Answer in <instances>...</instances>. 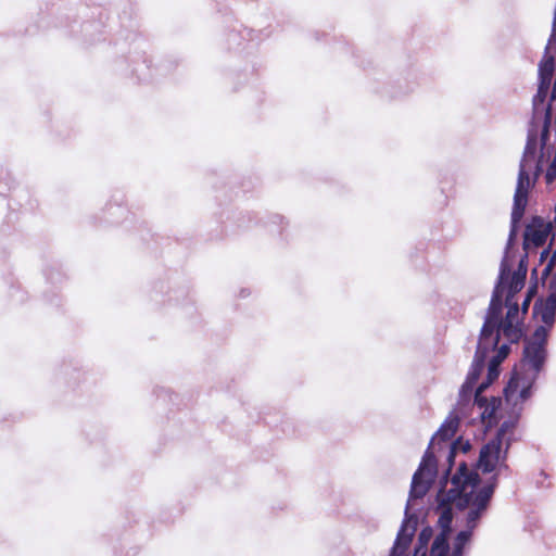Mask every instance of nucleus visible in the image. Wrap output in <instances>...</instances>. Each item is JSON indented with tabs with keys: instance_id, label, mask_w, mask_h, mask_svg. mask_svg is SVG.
Returning a JSON list of instances; mask_svg holds the SVG:
<instances>
[{
	"instance_id": "obj_1",
	"label": "nucleus",
	"mask_w": 556,
	"mask_h": 556,
	"mask_svg": "<svg viewBox=\"0 0 556 556\" xmlns=\"http://www.w3.org/2000/svg\"><path fill=\"white\" fill-rule=\"evenodd\" d=\"M547 339V328L539 326L534 330L532 337L526 340L521 366L529 372V377L521 375L516 369L513 371L508 384L505 388V395L507 400L513 399L516 393H519V397L522 402L529 399L532 384L546 361Z\"/></svg>"
},
{
	"instance_id": "obj_2",
	"label": "nucleus",
	"mask_w": 556,
	"mask_h": 556,
	"mask_svg": "<svg viewBox=\"0 0 556 556\" xmlns=\"http://www.w3.org/2000/svg\"><path fill=\"white\" fill-rule=\"evenodd\" d=\"M479 475L469 470L466 463H460L456 473L452 477V488L448 491V501H459V506H467L485 510L494 492V485L481 488L475 495L472 489L479 483Z\"/></svg>"
},
{
	"instance_id": "obj_3",
	"label": "nucleus",
	"mask_w": 556,
	"mask_h": 556,
	"mask_svg": "<svg viewBox=\"0 0 556 556\" xmlns=\"http://www.w3.org/2000/svg\"><path fill=\"white\" fill-rule=\"evenodd\" d=\"M514 426L507 421L503 422L496 434L480 451L479 466L483 472L490 473L498 465H504L507 458V452L510 446V439H506L507 432L511 431Z\"/></svg>"
},
{
	"instance_id": "obj_4",
	"label": "nucleus",
	"mask_w": 556,
	"mask_h": 556,
	"mask_svg": "<svg viewBox=\"0 0 556 556\" xmlns=\"http://www.w3.org/2000/svg\"><path fill=\"white\" fill-rule=\"evenodd\" d=\"M431 443L424 454L419 468L414 473L410 485V497L420 498L428 492L429 485L437 473V458L431 451Z\"/></svg>"
},
{
	"instance_id": "obj_5",
	"label": "nucleus",
	"mask_w": 556,
	"mask_h": 556,
	"mask_svg": "<svg viewBox=\"0 0 556 556\" xmlns=\"http://www.w3.org/2000/svg\"><path fill=\"white\" fill-rule=\"evenodd\" d=\"M529 172L526 167L525 160L520 163L517 186L514 194V205L511 211V231L510 236L515 235L518 224L525 215L528 204L529 190L533 186Z\"/></svg>"
},
{
	"instance_id": "obj_6",
	"label": "nucleus",
	"mask_w": 556,
	"mask_h": 556,
	"mask_svg": "<svg viewBox=\"0 0 556 556\" xmlns=\"http://www.w3.org/2000/svg\"><path fill=\"white\" fill-rule=\"evenodd\" d=\"M552 223L545 222L541 216L532 217L526 226L523 235V249L528 250L530 245L539 248L544 245L548 235L552 232Z\"/></svg>"
},
{
	"instance_id": "obj_7",
	"label": "nucleus",
	"mask_w": 556,
	"mask_h": 556,
	"mask_svg": "<svg viewBox=\"0 0 556 556\" xmlns=\"http://www.w3.org/2000/svg\"><path fill=\"white\" fill-rule=\"evenodd\" d=\"M552 50L556 51V41L554 42L553 39H549L548 45L545 49V54L543 60L540 63L539 72L541 77V85L538 91V94L534 98V101L536 99H540V101H543L546 94L547 86L551 83L554 68H555V55L549 54Z\"/></svg>"
},
{
	"instance_id": "obj_8",
	"label": "nucleus",
	"mask_w": 556,
	"mask_h": 556,
	"mask_svg": "<svg viewBox=\"0 0 556 556\" xmlns=\"http://www.w3.org/2000/svg\"><path fill=\"white\" fill-rule=\"evenodd\" d=\"M504 286L500 281L494 288L492 299L489 305L488 314L483 324V332H490L491 328L500 330V323L502 315V299L504 294Z\"/></svg>"
},
{
	"instance_id": "obj_9",
	"label": "nucleus",
	"mask_w": 556,
	"mask_h": 556,
	"mask_svg": "<svg viewBox=\"0 0 556 556\" xmlns=\"http://www.w3.org/2000/svg\"><path fill=\"white\" fill-rule=\"evenodd\" d=\"M533 315L539 316L544 327L549 330L556 318V298L554 295H547L545 300L539 299L533 305Z\"/></svg>"
},
{
	"instance_id": "obj_10",
	"label": "nucleus",
	"mask_w": 556,
	"mask_h": 556,
	"mask_svg": "<svg viewBox=\"0 0 556 556\" xmlns=\"http://www.w3.org/2000/svg\"><path fill=\"white\" fill-rule=\"evenodd\" d=\"M415 525H409V519H404L397 533L391 556H404L415 534Z\"/></svg>"
},
{
	"instance_id": "obj_11",
	"label": "nucleus",
	"mask_w": 556,
	"mask_h": 556,
	"mask_svg": "<svg viewBox=\"0 0 556 556\" xmlns=\"http://www.w3.org/2000/svg\"><path fill=\"white\" fill-rule=\"evenodd\" d=\"M500 342V330L491 328L490 332H483V328L480 332V338L478 341L477 350H482L483 357H488L489 353L493 350H495Z\"/></svg>"
},
{
	"instance_id": "obj_12",
	"label": "nucleus",
	"mask_w": 556,
	"mask_h": 556,
	"mask_svg": "<svg viewBox=\"0 0 556 556\" xmlns=\"http://www.w3.org/2000/svg\"><path fill=\"white\" fill-rule=\"evenodd\" d=\"M459 427V418L457 416H451L444 420V422L441 425L437 433L431 440V443L434 440H439L442 442H448L453 439V437L456 434Z\"/></svg>"
},
{
	"instance_id": "obj_13",
	"label": "nucleus",
	"mask_w": 556,
	"mask_h": 556,
	"mask_svg": "<svg viewBox=\"0 0 556 556\" xmlns=\"http://www.w3.org/2000/svg\"><path fill=\"white\" fill-rule=\"evenodd\" d=\"M446 497H448V493L446 494ZM451 503L452 502L446 498V502L443 500L438 507V510L440 511L438 519V525L441 529L440 533H445L447 535L452 532L453 509Z\"/></svg>"
},
{
	"instance_id": "obj_14",
	"label": "nucleus",
	"mask_w": 556,
	"mask_h": 556,
	"mask_svg": "<svg viewBox=\"0 0 556 556\" xmlns=\"http://www.w3.org/2000/svg\"><path fill=\"white\" fill-rule=\"evenodd\" d=\"M527 268L523 270H516L510 278V282L507 290V302L510 303L515 299V295L523 288L526 281Z\"/></svg>"
},
{
	"instance_id": "obj_15",
	"label": "nucleus",
	"mask_w": 556,
	"mask_h": 556,
	"mask_svg": "<svg viewBox=\"0 0 556 556\" xmlns=\"http://www.w3.org/2000/svg\"><path fill=\"white\" fill-rule=\"evenodd\" d=\"M485 357H483V352L482 350L480 351H476V354H475V357H473V361H472V364H471V368L468 372V377H467V380L468 382L470 383H476L484 368V364H485Z\"/></svg>"
},
{
	"instance_id": "obj_16",
	"label": "nucleus",
	"mask_w": 556,
	"mask_h": 556,
	"mask_svg": "<svg viewBox=\"0 0 556 556\" xmlns=\"http://www.w3.org/2000/svg\"><path fill=\"white\" fill-rule=\"evenodd\" d=\"M448 536L445 533H439L431 546V556H447L450 551Z\"/></svg>"
},
{
	"instance_id": "obj_17",
	"label": "nucleus",
	"mask_w": 556,
	"mask_h": 556,
	"mask_svg": "<svg viewBox=\"0 0 556 556\" xmlns=\"http://www.w3.org/2000/svg\"><path fill=\"white\" fill-rule=\"evenodd\" d=\"M503 332V336L511 343L517 342L521 336L522 331L517 325L509 320H503L500 323V332Z\"/></svg>"
},
{
	"instance_id": "obj_18",
	"label": "nucleus",
	"mask_w": 556,
	"mask_h": 556,
	"mask_svg": "<svg viewBox=\"0 0 556 556\" xmlns=\"http://www.w3.org/2000/svg\"><path fill=\"white\" fill-rule=\"evenodd\" d=\"M472 533L470 530H463L458 532L453 543V551L451 556H463L465 546L470 542Z\"/></svg>"
},
{
	"instance_id": "obj_19",
	"label": "nucleus",
	"mask_w": 556,
	"mask_h": 556,
	"mask_svg": "<svg viewBox=\"0 0 556 556\" xmlns=\"http://www.w3.org/2000/svg\"><path fill=\"white\" fill-rule=\"evenodd\" d=\"M501 365V362L498 359H495V358H491L490 363H489V368H488V383H482L479 388H478V392H481L489 383H492L495 379H497L498 375H500V370H498V367Z\"/></svg>"
},
{
	"instance_id": "obj_20",
	"label": "nucleus",
	"mask_w": 556,
	"mask_h": 556,
	"mask_svg": "<svg viewBox=\"0 0 556 556\" xmlns=\"http://www.w3.org/2000/svg\"><path fill=\"white\" fill-rule=\"evenodd\" d=\"M484 510L472 507L468 514H467V522H466V530H470V533L473 532V529L477 527L478 521L483 514Z\"/></svg>"
},
{
	"instance_id": "obj_21",
	"label": "nucleus",
	"mask_w": 556,
	"mask_h": 556,
	"mask_svg": "<svg viewBox=\"0 0 556 556\" xmlns=\"http://www.w3.org/2000/svg\"><path fill=\"white\" fill-rule=\"evenodd\" d=\"M505 305L507 306V313L503 320H509V321L514 323L519 313L518 303L515 301V299L513 301H510V303H509V302H507V298H506Z\"/></svg>"
},
{
	"instance_id": "obj_22",
	"label": "nucleus",
	"mask_w": 556,
	"mask_h": 556,
	"mask_svg": "<svg viewBox=\"0 0 556 556\" xmlns=\"http://www.w3.org/2000/svg\"><path fill=\"white\" fill-rule=\"evenodd\" d=\"M432 535V530L430 528H425L419 533V543L421 545V548H426V545L428 544V541L430 540Z\"/></svg>"
},
{
	"instance_id": "obj_23",
	"label": "nucleus",
	"mask_w": 556,
	"mask_h": 556,
	"mask_svg": "<svg viewBox=\"0 0 556 556\" xmlns=\"http://www.w3.org/2000/svg\"><path fill=\"white\" fill-rule=\"evenodd\" d=\"M509 352H510L509 345L502 344L497 349V353L495 356H493V358L498 359L502 363L508 356Z\"/></svg>"
},
{
	"instance_id": "obj_24",
	"label": "nucleus",
	"mask_w": 556,
	"mask_h": 556,
	"mask_svg": "<svg viewBox=\"0 0 556 556\" xmlns=\"http://www.w3.org/2000/svg\"><path fill=\"white\" fill-rule=\"evenodd\" d=\"M555 264H556V251L552 254L548 263L546 264L545 268L542 271V277L543 278H546L547 276L551 275Z\"/></svg>"
},
{
	"instance_id": "obj_25",
	"label": "nucleus",
	"mask_w": 556,
	"mask_h": 556,
	"mask_svg": "<svg viewBox=\"0 0 556 556\" xmlns=\"http://www.w3.org/2000/svg\"><path fill=\"white\" fill-rule=\"evenodd\" d=\"M456 455V442L450 444L448 446V454H447V462L450 463V467H452L454 463V457ZM451 468H448L450 470Z\"/></svg>"
},
{
	"instance_id": "obj_26",
	"label": "nucleus",
	"mask_w": 556,
	"mask_h": 556,
	"mask_svg": "<svg viewBox=\"0 0 556 556\" xmlns=\"http://www.w3.org/2000/svg\"><path fill=\"white\" fill-rule=\"evenodd\" d=\"M549 254H551V244L542 251V253L540 255V261L544 262L549 256Z\"/></svg>"
},
{
	"instance_id": "obj_27",
	"label": "nucleus",
	"mask_w": 556,
	"mask_h": 556,
	"mask_svg": "<svg viewBox=\"0 0 556 556\" xmlns=\"http://www.w3.org/2000/svg\"><path fill=\"white\" fill-rule=\"evenodd\" d=\"M535 293H536V286L534 285L529 288L526 299H530L532 301V298L535 295Z\"/></svg>"
},
{
	"instance_id": "obj_28",
	"label": "nucleus",
	"mask_w": 556,
	"mask_h": 556,
	"mask_svg": "<svg viewBox=\"0 0 556 556\" xmlns=\"http://www.w3.org/2000/svg\"><path fill=\"white\" fill-rule=\"evenodd\" d=\"M531 303V300L530 299H525V301L522 302V313L526 314L528 312V308H529V305Z\"/></svg>"
},
{
	"instance_id": "obj_29",
	"label": "nucleus",
	"mask_w": 556,
	"mask_h": 556,
	"mask_svg": "<svg viewBox=\"0 0 556 556\" xmlns=\"http://www.w3.org/2000/svg\"><path fill=\"white\" fill-rule=\"evenodd\" d=\"M552 105L551 103L548 104L547 109H546V114H545V121L546 122H549L551 121V117H552Z\"/></svg>"
},
{
	"instance_id": "obj_30",
	"label": "nucleus",
	"mask_w": 556,
	"mask_h": 556,
	"mask_svg": "<svg viewBox=\"0 0 556 556\" xmlns=\"http://www.w3.org/2000/svg\"><path fill=\"white\" fill-rule=\"evenodd\" d=\"M415 556H425V551L421 546L415 549Z\"/></svg>"
},
{
	"instance_id": "obj_31",
	"label": "nucleus",
	"mask_w": 556,
	"mask_h": 556,
	"mask_svg": "<svg viewBox=\"0 0 556 556\" xmlns=\"http://www.w3.org/2000/svg\"><path fill=\"white\" fill-rule=\"evenodd\" d=\"M523 268H527V267L523 265V261H521L520 264H519L518 270L522 271Z\"/></svg>"
}]
</instances>
